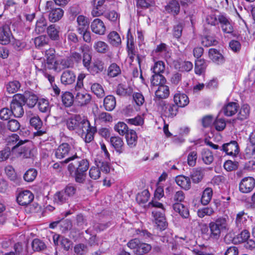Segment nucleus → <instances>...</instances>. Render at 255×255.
<instances>
[{"mask_svg":"<svg viewBox=\"0 0 255 255\" xmlns=\"http://www.w3.org/2000/svg\"><path fill=\"white\" fill-rule=\"evenodd\" d=\"M238 107V103L230 102L223 107L222 111L226 116L231 117L237 113Z\"/></svg>","mask_w":255,"mask_h":255,"instance_id":"a878e982","label":"nucleus"},{"mask_svg":"<svg viewBox=\"0 0 255 255\" xmlns=\"http://www.w3.org/2000/svg\"><path fill=\"white\" fill-rule=\"evenodd\" d=\"M105 69L104 63L101 60L97 59L93 63L91 72L93 74L102 72Z\"/></svg>","mask_w":255,"mask_h":255,"instance_id":"052dcab7","label":"nucleus"},{"mask_svg":"<svg viewBox=\"0 0 255 255\" xmlns=\"http://www.w3.org/2000/svg\"><path fill=\"white\" fill-rule=\"evenodd\" d=\"M214 212L215 211L212 207H207L199 209L197 211V215L199 217L202 218L205 216H211L214 214Z\"/></svg>","mask_w":255,"mask_h":255,"instance_id":"e2e57ef3","label":"nucleus"},{"mask_svg":"<svg viewBox=\"0 0 255 255\" xmlns=\"http://www.w3.org/2000/svg\"><path fill=\"white\" fill-rule=\"evenodd\" d=\"M255 186V180L252 177H247L242 179L239 184V190L244 193L251 192Z\"/></svg>","mask_w":255,"mask_h":255,"instance_id":"9d476101","label":"nucleus"},{"mask_svg":"<svg viewBox=\"0 0 255 255\" xmlns=\"http://www.w3.org/2000/svg\"><path fill=\"white\" fill-rule=\"evenodd\" d=\"M203 172L201 168H197L193 170L191 174V178L194 183H198L203 178Z\"/></svg>","mask_w":255,"mask_h":255,"instance_id":"680f3d73","label":"nucleus"},{"mask_svg":"<svg viewBox=\"0 0 255 255\" xmlns=\"http://www.w3.org/2000/svg\"><path fill=\"white\" fill-rule=\"evenodd\" d=\"M158 109H160L163 116L168 118H173L178 113V107L174 104H167L165 102L164 106H157Z\"/></svg>","mask_w":255,"mask_h":255,"instance_id":"f8f14e48","label":"nucleus"},{"mask_svg":"<svg viewBox=\"0 0 255 255\" xmlns=\"http://www.w3.org/2000/svg\"><path fill=\"white\" fill-rule=\"evenodd\" d=\"M6 91L9 94H14L21 87L20 82L17 80L9 81L5 85Z\"/></svg>","mask_w":255,"mask_h":255,"instance_id":"58836bf2","label":"nucleus"},{"mask_svg":"<svg viewBox=\"0 0 255 255\" xmlns=\"http://www.w3.org/2000/svg\"><path fill=\"white\" fill-rule=\"evenodd\" d=\"M151 83L152 85L159 86L160 85H164L166 82L165 77L161 74H156L152 76L151 78Z\"/></svg>","mask_w":255,"mask_h":255,"instance_id":"37998d69","label":"nucleus"},{"mask_svg":"<svg viewBox=\"0 0 255 255\" xmlns=\"http://www.w3.org/2000/svg\"><path fill=\"white\" fill-rule=\"evenodd\" d=\"M75 102L78 106L83 107L89 104L91 101V95L86 92L75 91Z\"/></svg>","mask_w":255,"mask_h":255,"instance_id":"9b49d317","label":"nucleus"},{"mask_svg":"<svg viewBox=\"0 0 255 255\" xmlns=\"http://www.w3.org/2000/svg\"><path fill=\"white\" fill-rule=\"evenodd\" d=\"M88 251L87 246L82 243L76 244L74 247V252L77 255H84Z\"/></svg>","mask_w":255,"mask_h":255,"instance_id":"13d9d810","label":"nucleus"},{"mask_svg":"<svg viewBox=\"0 0 255 255\" xmlns=\"http://www.w3.org/2000/svg\"><path fill=\"white\" fill-rule=\"evenodd\" d=\"M33 199V194L29 190H25L19 193L16 200L20 205L26 206L30 204Z\"/></svg>","mask_w":255,"mask_h":255,"instance_id":"2eb2a0df","label":"nucleus"},{"mask_svg":"<svg viewBox=\"0 0 255 255\" xmlns=\"http://www.w3.org/2000/svg\"><path fill=\"white\" fill-rule=\"evenodd\" d=\"M207 64L204 59H199L195 61V72L196 74L201 75L204 73Z\"/></svg>","mask_w":255,"mask_h":255,"instance_id":"4c0bfd02","label":"nucleus"},{"mask_svg":"<svg viewBox=\"0 0 255 255\" xmlns=\"http://www.w3.org/2000/svg\"><path fill=\"white\" fill-rule=\"evenodd\" d=\"M110 143L117 152L121 154L124 151V142L123 139L119 136H112Z\"/></svg>","mask_w":255,"mask_h":255,"instance_id":"aec40b11","label":"nucleus"},{"mask_svg":"<svg viewBox=\"0 0 255 255\" xmlns=\"http://www.w3.org/2000/svg\"><path fill=\"white\" fill-rule=\"evenodd\" d=\"M249 216L247 213L244 211L239 212L236 216L235 223L236 227L239 229H242L246 225Z\"/></svg>","mask_w":255,"mask_h":255,"instance_id":"c756f323","label":"nucleus"},{"mask_svg":"<svg viewBox=\"0 0 255 255\" xmlns=\"http://www.w3.org/2000/svg\"><path fill=\"white\" fill-rule=\"evenodd\" d=\"M46 64L47 68L51 69L54 67V64L56 62L57 58L56 57L55 51L53 48H49L45 51Z\"/></svg>","mask_w":255,"mask_h":255,"instance_id":"4be33fe9","label":"nucleus"},{"mask_svg":"<svg viewBox=\"0 0 255 255\" xmlns=\"http://www.w3.org/2000/svg\"><path fill=\"white\" fill-rule=\"evenodd\" d=\"M227 227V220L224 217H220L214 222H211L209 224L210 238L218 240L221 237V231L226 230Z\"/></svg>","mask_w":255,"mask_h":255,"instance_id":"7ed1b4c3","label":"nucleus"},{"mask_svg":"<svg viewBox=\"0 0 255 255\" xmlns=\"http://www.w3.org/2000/svg\"><path fill=\"white\" fill-rule=\"evenodd\" d=\"M174 211L178 213L182 218L187 219L189 217L188 208L180 203H174L172 205Z\"/></svg>","mask_w":255,"mask_h":255,"instance_id":"b1692460","label":"nucleus"},{"mask_svg":"<svg viewBox=\"0 0 255 255\" xmlns=\"http://www.w3.org/2000/svg\"><path fill=\"white\" fill-rule=\"evenodd\" d=\"M152 214L157 227L160 230H165L167 226V223L166 221L164 214L160 211L155 210L152 212Z\"/></svg>","mask_w":255,"mask_h":255,"instance_id":"ddd939ff","label":"nucleus"},{"mask_svg":"<svg viewBox=\"0 0 255 255\" xmlns=\"http://www.w3.org/2000/svg\"><path fill=\"white\" fill-rule=\"evenodd\" d=\"M125 135L128 145L131 148L135 147L137 139L136 132L133 129H130Z\"/></svg>","mask_w":255,"mask_h":255,"instance_id":"473e14b6","label":"nucleus"},{"mask_svg":"<svg viewBox=\"0 0 255 255\" xmlns=\"http://www.w3.org/2000/svg\"><path fill=\"white\" fill-rule=\"evenodd\" d=\"M94 48L98 53H106L109 50L108 45L104 41H99L94 44Z\"/></svg>","mask_w":255,"mask_h":255,"instance_id":"8fccbe9b","label":"nucleus"},{"mask_svg":"<svg viewBox=\"0 0 255 255\" xmlns=\"http://www.w3.org/2000/svg\"><path fill=\"white\" fill-rule=\"evenodd\" d=\"M169 89L168 86L165 85H160L155 91V96L153 98L155 104L156 106H164L165 104L164 99L169 96Z\"/></svg>","mask_w":255,"mask_h":255,"instance_id":"423d86ee","label":"nucleus"},{"mask_svg":"<svg viewBox=\"0 0 255 255\" xmlns=\"http://www.w3.org/2000/svg\"><path fill=\"white\" fill-rule=\"evenodd\" d=\"M64 162L69 163L67 170L70 175L74 177L75 182L84 183L86 180V172L89 168V161L75 153L66 158Z\"/></svg>","mask_w":255,"mask_h":255,"instance_id":"f257e3e1","label":"nucleus"},{"mask_svg":"<svg viewBox=\"0 0 255 255\" xmlns=\"http://www.w3.org/2000/svg\"><path fill=\"white\" fill-rule=\"evenodd\" d=\"M91 27L92 31L97 34L103 35L106 31V26L104 22L99 18H96L93 21Z\"/></svg>","mask_w":255,"mask_h":255,"instance_id":"a211bd4d","label":"nucleus"},{"mask_svg":"<svg viewBox=\"0 0 255 255\" xmlns=\"http://www.w3.org/2000/svg\"><path fill=\"white\" fill-rule=\"evenodd\" d=\"M91 90L98 98H102L105 95V92L102 86L98 83L93 84L91 87Z\"/></svg>","mask_w":255,"mask_h":255,"instance_id":"bf43d9fd","label":"nucleus"},{"mask_svg":"<svg viewBox=\"0 0 255 255\" xmlns=\"http://www.w3.org/2000/svg\"><path fill=\"white\" fill-rule=\"evenodd\" d=\"M73 63L71 59L68 58L66 59H57L56 62L54 64V67L51 69L56 71H60L63 69L73 67Z\"/></svg>","mask_w":255,"mask_h":255,"instance_id":"6ab92c4d","label":"nucleus"},{"mask_svg":"<svg viewBox=\"0 0 255 255\" xmlns=\"http://www.w3.org/2000/svg\"><path fill=\"white\" fill-rule=\"evenodd\" d=\"M77 21L78 23L77 31L79 34L88 30L89 23L86 17L81 15H79L77 17Z\"/></svg>","mask_w":255,"mask_h":255,"instance_id":"c85d7f7f","label":"nucleus"},{"mask_svg":"<svg viewBox=\"0 0 255 255\" xmlns=\"http://www.w3.org/2000/svg\"><path fill=\"white\" fill-rule=\"evenodd\" d=\"M108 42L114 47H119L122 43V40L120 35L117 32L113 31L108 35Z\"/></svg>","mask_w":255,"mask_h":255,"instance_id":"2f4dec72","label":"nucleus"},{"mask_svg":"<svg viewBox=\"0 0 255 255\" xmlns=\"http://www.w3.org/2000/svg\"><path fill=\"white\" fill-rule=\"evenodd\" d=\"M116 93L121 96H129L132 94V89L126 85L120 84L117 87Z\"/></svg>","mask_w":255,"mask_h":255,"instance_id":"c9c22d12","label":"nucleus"},{"mask_svg":"<svg viewBox=\"0 0 255 255\" xmlns=\"http://www.w3.org/2000/svg\"><path fill=\"white\" fill-rule=\"evenodd\" d=\"M30 124L31 127L37 130L33 133L34 136L40 137V139L43 141L48 139L49 135L47 133V129L43 126V123L39 117H32L30 120Z\"/></svg>","mask_w":255,"mask_h":255,"instance_id":"20e7f679","label":"nucleus"},{"mask_svg":"<svg viewBox=\"0 0 255 255\" xmlns=\"http://www.w3.org/2000/svg\"><path fill=\"white\" fill-rule=\"evenodd\" d=\"M69 198L73 197L76 193V187L71 184H68L63 190Z\"/></svg>","mask_w":255,"mask_h":255,"instance_id":"774afa93","label":"nucleus"},{"mask_svg":"<svg viewBox=\"0 0 255 255\" xmlns=\"http://www.w3.org/2000/svg\"><path fill=\"white\" fill-rule=\"evenodd\" d=\"M6 127L8 130L14 132L19 129L20 125L16 120L12 119L7 122Z\"/></svg>","mask_w":255,"mask_h":255,"instance_id":"338daca9","label":"nucleus"},{"mask_svg":"<svg viewBox=\"0 0 255 255\" xmlns=\"http://www.w3.org/2000/svg\"><path fill=\"white\" fill-rule=\"evenodd\" d=\"M37 175V171L34 168H30L27 170L23 175V179L26 182L33 181Z\"/></svg>","mask_w":255,"mask_h":255,"instance_id":"5fc2aeb1","label":"nucleus"},{"mask_svg":"<svg viewBox=\"0 0 255 255\" xmlns=\"http://www.w3.org/2000/svg\"><path fill=\"white\" fill-rule=\"evenodd\" d=\"M71 151V147L67 143H63L61 144L56 149L55 155L57 158L62 159L67 156H70Z\"/></svg>","mask_w":255,"mask_h":255,"instance_id":"4468645a","label":"nucleus"},{"mask_svg":"<svg viewBox=\"0 0 255 255\" xmlns=\"http://www.w3.org/2000/svg\"><path fill=\"white\" fill-rule=\"evenodd\" d=\"M116 105V98L113 95H108L104 99V106L106 110L112 111Z\"/></svg>","mask_w":255,"mask_h":255,"instance_id":"f704fd0d","label":"nucleus"},{"mask_svg":"<svg viewBox=\"0 0 255 255\" xmlns=\"http://www.w3.org/2000/svg\"><path fill=\"white\" fill-rule=\"evenodd\" d=\"M166 10L174 15H177L180 11V5L177 0H171L165 7Z\"/></svg>","mask_w":255,"mask_h":255,"instance_id":"72a5a7b5","label":"nucleus"},{"mask_svg":"<svg viewBox=\"0 0 255 255\" xmlns=\"http://www.w3.org/2000/svg\"><path fill=\"white\" fill-rule=\"evenodd\" d=\"M21 94H15L12 97V100L10 103V110L12 114L16 118H19L23 116L24 110L23 106L24 105L21 101H23Z\"/></svg>","mask_w":255,"mask_h":255,"instance_id":"39448f33","label":"nucleus"},{"mask_svg":"<svg viewBox=\"0 0 255 255\" xmlns=\"http://www.w3.org/2000/svg\"><path fill=\"white\" fill-rule=\"evenodd\" d=\"M80 50L83 53V64L85 67L89 70L90 66L92 60V56L89 52L85 51L84 47L81 46Z\"/></svg>","mask_w":255,"mask_h":255,"instance_id":"09e8293b","label":"nucleus"},{"mask_svg":"<svg viewBox=\"0 0 255 255\" xmlns=\"http://www.w3.org/2000/svg\"><path fill=\"white\" fill-rule=\"evenodd\" d=\"M45 9L49 12L48 19L51 22H55L59 21L63 16L64 11L59 7H56L55 6L51 7L47 6V3L45 5Z\"/></svg>","mask_w":255,"mask_h":255,"instance_id":"1a4fd4ad","label":"nucleus"},{"mask_svg":"<svg viewBox=\"0 0 255 255\" xmlns=\"http://www.w3.org/2000/svg\"><path fill=\"white\" fill-rule=\"evenodd\" d=\"M81 116L79 115H75L68 118L66 121V126L70 130H75L78 127V124L81 122Z\"/></svg>","mask_w":255,"mask_h":255,"instance_id":"393cba45","label":"nucleus"},{"mask_svg":"<svg viewBox=\"0 0 255 255\" xmlns=\"http://www.w3.org/2000/svg\"><path fill=\"white\" fill-rule=\"evenodd\" d=\"M46 20L43 17H41L37 20L35 25V31L38 33H43L47 29Z\"/></svg>","mask_w":255,"mask_h":255,"instance_id":"de8ad7c7","label":"nucleus"},{"mask_svg":"<svg viewBox=\"0 0 255 255\" xmlns=\"http://www.w3.org/2000/svg\"><path fill=\"white\" fill-rule=\"evenodd\" d=\"M208 55L210 59L217 64H222L224 62V58L222 54L216 49L210 48Z\"/></svg>","mask_w":255,"mask_h":255,"instance_id":"5701e85b","label":"nucleus"},{"mask_svg":"<svg viewBox=\"0 0 255 255\" xmlns=\"http://www.w3.org/2000/svg\"><path fill=\"white\" fill-rule=\"evenodd\" d=\"M201 156L203 162L206 164L209 165L214 160L213 153L209 149H203L201 151Z\"/></svg>","mask_w":255,"mask_h":255,"instance_id":"ea45409f","label":"nucleus"},{"mask_svg":"<svg viewBox=\"0 0 255 255\" xmlns=\"http://www.w3.org/2000/svg\"><path fill=\"white\" fill-rule=\"evenodd\" d=\"M213 190L211 188L207 187L203 192L201 202L203 205H207L211 200Z\"/></svg>","mask_w":255,"mask_h":255,"instance_id":"a19ab883","label":"nucleus"},{"mask_svg":"<svg viewBox=\"0 0 255 255\" xmlns=\"http://www.w3.org/2000/svg\"><path fill=\"white\" fill-rule=\"evenodd\" d=\"M68 199L69 198L63 190L56 192L54 196V201L58 204H62L66 203L68 201Z\"/></svg>","mask_w":255,"mask_h":255,"instance_id":"79ce46f5","label":"nucleus"},{"mask_svg":"<svg viewBox=\"0 0 255 255\" xmlns=\"http://www.w3.org/2000/svg\"><path fill=\"white\" fill-rule=\"evenodd\" d=\"M76 80V75L74 72L70 70L64 71L61 76V83L67 85L73 84Z\"/></svg>","mask_w":255,"mask_h":255,"instance_id":"f3484780","label":"nucleus"},{"mask_svg":"<svg viewBox=\"0 0 255 255\" xmlns=\"http://www.w3.org/2000/svg\"><path fill=\"white\" fill-rule=\"evenodd\" d=\"M47 32L51 39L57 40L59 39V30L55 24H51L47 28Z\"/></svg>","mask_w":255,"mask_h":255,"instance_id":"c03bdc74","label":"nucleus"},{"mask_svg":"<svg viewBox=\"0 0 255 255\" xmlns=\"http://www.w3.org/2000/svg\"><path fill=\"white\" fill-rule=\"evenodd\" d=\"M151 70L153 73L161 74L165 70V65L163 61H158L155 62L154 65Z\"/></svg>","mask_w":255,"mask_h":255,"instance_id":"69168bd1","label":"nucleus"},{"mask_svg":"<svg viewBox=\"0 0 255 255\" xmlns=\"http://www.w3.org/2000/svg\"><path fill=\"white\" fill-rule=\"evenodd\" d=\"M121 73L119 66L114 63L111 64L108 69V75L110 77H115Z\"/></svg>","mask_w":255,"mask_h":255,"instance_id":"49530a36","label":"nucleus"},{"mask_svg":"<svg viewBox=\"0 0 255 255\" xmlns=\"http://www.w3.org/2000/svg\"><path fill=\"white\" fill-rule=\"evenodd\" d=\"M250 111V107L248 105H243L238 114L237 119L241 121L247 119L249 117Z\"/></svg>","mask_w":255,"mask_h":255,"instance_id":"a18cd8bd","label":"nucleus"},{"mask_svg":"<svg viewBox=\"0 0 255 255\" xmlns=\"http://www.w3.org/2000/svg\"><path fill=\"white\" fill-rule=\"evenodd\" d=\"M13 36L10 29V23H6L0 27V43L6 45L9 43Z\"/></svg>","mask_w":255,"mask_h":255,"instance_id":"6e6552de","label":"nucleus"},{"mask_svg":"<svg viewBox=\"0 0 255 255\" xmlns=\"http://www.w3.org/2000/svg\"><path fill=\"white\" fill-rule=\"evenodd\" d=\"M222 150L230 155L235 156L239 153V146L237 141L233 140L222 145Z\"/></svg>","mask_w":255,"mask_h":255,"instance_id":"dca6fc26","label":"nucleus"},{"mask_svg":"<svg viewBox=\"0 0 255 255\" xmlns=\"http://www.w3.org/2000/svg\"><path fill=\"white\" fill-rule=\"evenodd\" d=\"M174 102L177 107H184L186 106L189 102V98L187 96L184 94L177 93L174 96Z\"/></svg>","mask_w":255,"mask_h":255,"instance_id":"cd10ccee","label":"nucleus"},{"mask_svg":"<svg viewBox=\"0 0 255 255\" xmlns=\"http://www.w3.org/2000/svg\"><path fill=\"white\" fill-rule=\"evenodd\" d=\"M114 129L121 135L126 134L129 131L127 124L122 122H118L115 125Z\"/></svg>","mask_w":255,"mask_h":255,"instance_id":"603ef678","label":"nucleus"},{"mask_svg":"<svg viewBox=\"0 0 255 255\" xmlns=\"http://www.w3.org/2000/svg\"><path fill=\"white\" fill-rule=\"evenodd\" d=\"M32 142L29 140H22L15 151L12 153L23 158H29L31 154Z\"/></svg>","mask_w":255,"mask_h":255,"instance_id":"0eeeda50","label":"nucleus"},{"mask_svg":"<svg viewBox=\"0 0 255 255\" xmlns=\"http://www.w3.org/2000/svg\"><path fill=\"white\" fill-rule=\"evenodd\" d=\"M37 103L38 109L41 112L48 113L50 112V108L47 100L41 99L38 100Z\"/></svg>","mask_w":255,"mask_h":255,"instance_id":"6e6d98bb","label":"nucleus"},{"mask_svg":"<svg viewBox=\"0 0 255 255\" xmlns=\"http://www.w3.org/2000/svg\"><path fill=\"white\" fill-rule=\"evenodd\" d=\"M176 183L182 188L188 190L191 187V181L189 177L179 175L175 178Z\"/></svg>","mask_w":255,"mask_h":255,"instance_id":"7c9ffc66","label":"nucleus"},{"mask_svg":"<svg viewBox=\"0 0 255 255\" xmlns=\"http://www.w3.org/2000/svg\"><path fill=\"white\" fill-rule=\"evenodd\" d=\"M21 97L23 99V101H21L23 105H26V106L29 108H33L36 103L38 102L37 97L34 94H25L24 95L21 94Z\"/></svg>","mask_w":255,"mask_h":255,"instance_id":"bb28decb","label":"nucleus"},{"mask_svg":"<svg viewBox=\"0 0 255 255\" xmlns=\"http://www.w3.org/2000/svg\"><path fill=\"white\" fill-rule=\"evenodd\" d=\"M22 140L19 139L17 134H12L7 138V147L6 148H9L12 153L13 151H15V149L18 148Z\"/></svg>","mask_w":255,"mask_h":255,"instance_id":"412c9836","label":"nucleus"},{"mask_svg":"<svg viewBox=\"0 0 255 255\" xmlns=\"http://www.w3.org/2000/svg\"><path fill=\"white\" fill-rule=\"evenodd\" d=\"M63 104L66 107L71 106L75 100L73 95L70 92H65L61 96Z\"/></svg>","mask_w":255,"mask_h":255,"instance_id":"e433bc0d","label":"nucleus"},{"mask_svg":"<svg viewBox=\"0 0 255 255\" xmlns=\"http://www.w3.org/2000/svg\"><path fill=\"white\" fill-rule=\"evenodd\" d=\"M81 121L76 132L81 136L86 143H89L94 139L97 128L95 126H91L89 121L83 117H81Z\"/></svg>","mask_w":255,"mask_h":255,"instance_id":"f03ea898","label":"nucleus"},{"mask_svg":"<svg viewBox=\"0 0 255 255\" xmlns=\"http://www.w3.org/2000/svg\"><path fill=\"white\" fill-rule=\"evenodd\" d=\"M151 249V247L150 245L140 242L137 249L134 252L137 255H142L148 253Z\"/></svg>","mask_w":255,"mask_h":255,"instance_id":"3c124183","label":"nucleus"},{"mask_svg":"<svg viewBox=\"0 0 255 255\" xmlns=\"http://www.w3.org/2000/svg\"><path fill=\"white\" fill-rule=\"evenodd\" d=\"M31 246L33 250L35 252L41 251L46 248L45 244L38 239H35L33 240Z\"/></svg>","mask_w":255,"mask_h":255,"instance_id":"0e129e2a","label":"nucleus"},{"mask_svg":"<svg viewBox=\"0 0 255 255\" xmlns=\"http://www.w3.org/2000/svg\"><path fill=\"white\" fill-rule=\"evenodd\" d=\"M149 198V193L147 190H144L136 195V200L139 204L146 203Z\"/></svg>","mask_w":255,"mask_h":255,"instance_id":"864d4df0","label":"nucleus"},{"mask_svg":"<svg viewBox=\"0 0 255 255\" xmlns=\"http://www.w3.org/2000/svg\"><path fill=\"white\" fill-rule=\"evenodd\" d=\"M49 39L46 35H40L34 39V44L36 47L41 48L47 45Z\"/></svg>","mask_w":255,"mask_h":255,"instance_id":"4d7b16f0","label":"nucleus"}]
</instances>
